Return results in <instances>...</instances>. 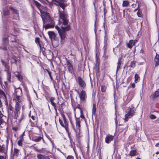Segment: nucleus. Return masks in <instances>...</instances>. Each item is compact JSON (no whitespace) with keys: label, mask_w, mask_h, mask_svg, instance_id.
<instances>
[{"label":"nucleus","mask_w":159,"mask_h":159,"mask_svg":"<svg viewBox=\"0 0 159 159\" xmlns=\"http://www.w3.org/2000/svg\"><path fill=\"white\" fill-rule=\"evenodd\" d=\"M14 89L15 90V93L16 94V96L20 97L21 95L22 92L21 89L20 87L16 88V87H15Z\"/></svg>","instance_id":"6e6552de"},{"label":"nucleus","mask_w":159,"mask_h":159,"mask_svg":"<svg viewBox=\"0 0 159 159\" xmlns=\"http://www.w3.org/2000/svg\"><path fill=\"white\" fill-rule=\"evenodd\" d=\"M59 16L60 20H62V25L61 28L57 26H55V28L58 31L61 39L63 40L66 37V32L70 29V25L66 26L68 24V20L67 19L68 16L66 13L63 11H61L59 12Z\"/></svg>","instance_id":"f257e3e1"},{"label":"nucleus","mask_w":159,"mask_h":159,"mask_svg":"<svg viewBox=\"0 0 159 159\" xmlns=\"http://www.w3.org/2000/svg\"><path fill=\"white\" fill-rule=\"evenodd\" d=\"M135 63L136 62L135 61L131 62L130 64L131 66L133 68L135 66Z\"/></svg>","instance_id":"a19ab883"},{"label":"nucleus","mask_w":159,"mask_h":159,"mask_svg":"<svg viewBox=\"0 0 159 159\" xmlns=\"http://www.w3.org/2000/svg\"><path fill=\"white\" fill-rule=\"evenodd\" d=\"M13 27L14 28L17 29L18 27V25L16 22H14L13 24Z\"/></svg>","instance_id":"58836bf2"},{"label":"nucleus","mask_w":159,"mask_h":159,"mask_svg":"<svg viewBox=\"0 0 159 159\" xmlns=\"http://www.w3.org/2000/svg\"><path fill=\"white\" fill-rule=\"evenodd\" d=\"M1 94L2 98L3 99L4 101L6 103V104H7L8 102L5 93L3 91H1Z\"/></svg>","instance_id":"6ab92c4d"},{"label":"nucleus","mask_w":159,"mask_h":159,"mask_svg":"<svg viewBox=\"0 0 159 159\" xmlns=\"http://www.w3.org/2000/svg\"><path fill=\"white\" fill-rule=\"evenodd\" d=\"M135 42L133 40H131L129 43L127 44V46L129 48H131L134 45Z\"/></svg>","instance_id":"aec40b11"},{"label":"nucleus","mask_w":159,"mask_h":159,"mask_svg":"<svg viewBox=\"0 0 159 159\" xmlns=\"http://www.w3.org/2000/svg\"><path fill=\"white\" fill-rule=\"evenodd\" d=\"M9 38V37L6 36L5 37L3 38L2 41L4 44V46L3 47H0V48L4 50H7V48L6 46L8 43Z\"/></svg>","instance_id":"39448f33"},{"label":"nucleus","mask_w":159,"mask_h":159,"mask_svg":"<svg viewBox=\"0 0 159 159\" xmlns=\"http://www.w3.org/2000/svg\"><path fill=\"white\" fill-rule=\"evenodd\" d=\"M135 80L134 82L137 83L140 80V78L139 75L137 74H135L134 76Z\"/></svg>","instance_id":"a878e982"},{"label":"nucleus","mask_w":159,"mask_h":159,"mask_svg":"<svg viewBox=\"0 0 159 159\" xmlns=\"http://www.w3.org/2000/svg\"><path fill=\"white\" fill-rule=\"evenodd\" d=\"M129 155L131 156H134L136 155V151L135 150H132L129 152Z\"/></svg>","instance_id":"cd10ccee"},{"label":"nucleus","mask_w":159,"mask_h":159,"mask_svg":"<svg viewBox=\"0 0 159 159\" xmlns=\"http://www.w3.org/2000/svg\"><path fill=\"white\" fill-rule=\"evenodd\" d=\"M121 58H120L118 59V61L117 62V67L116 72V73L117 72L118 70L120 69V66L121 64Z\"/></svg>","instance_id":"f3484780"},{"label":"nucleus","mask_w":159,"mask_h":159,"mask_svg":"<svg viewBox=\"0 0 159 159\" xmlns=\"http://www.w3.org/2000/svg\"><path fill=\"white\" fill-rule=\"evenodd\" d=\"M1 62H2V65L5 67H6V65H7V64L3 60H1Z\"/></svg>","instance_id":"49530a36"},{"label":"nucleus","mask_w":159,"mask_h":159,"mask_svg":"<svg viewBox=\"0 0 159 159\" xmlns=\"http://www.w3.org/2000/svg\"><path fill=\"white\" fill-rule=\"evenodd\" d=\"M15 76L18 78V80L20 81H22L23 80V77L19 73L15 74Z\"/></svg>","instance_id":"412c9836"},{"label":"nucleus","mask_w":159,"mask_h":159,"mask_svg":"<svg viewBox=\"0 0 159 159\" xmlns=\"http://www.w3.org/2000/svg\"><path fill=\"white\" fill-rule=\"evenodd\" d=\"M20 106L19 103L17 102H16L15 106V110L16 113V115H19V114H20Z\"/></svg>","instance_id":"1a4fd4ad"},{"label":"nucleus","mask_w":159,"mask_h":159,"mask_svg":"<svg viewBox=\"0 0 159 159\" xmlns=\"http://www.w3.org/2000/svg\"><path fill=\"white\" fill-rule=\"evenodd\" d=\"M137 14L138 17H141L142 16V12L139 10L138 11Z\"/></svg>","instance_id":"f704fd0d"},{"label":"nucleus","mask_w":159,"mask_h":159,"mask_svg":"<svg viewBox=\"0 0 159 159\" xmlns=\"http://www.w3.org/2000/svg\"><path fill=\"white\" fill-rule=\"evenodd\" d=\"M34 2L35 5L36 6V7L38 8H39L41 6V4L39 3L38 1H35V0H34Z\"/></svg>","instance_id":"c756f323"},{"label":"nucleus","mask_w":159,"mask_h":159,"mask_svg":"<svg viewBox=\"0 0 159 159\" xmlns=\"http://www.w3.org/2000/svg\"><path fill=\"white\" fill-rule=\"evenodd\" d=\"M43 26L45 29H47L50 28H53L54 27V25L48 24L45 25H43Z\"/></svg>","instance_id":"b1692460"},{"label":"nucleus","mask_w":159,"mask_h":159,"mask_svg":"<svg viewBox=\"0 0 159 159\" xmlns=\"http://www.w3.org/2000/svg\"><path fill=\"white\" fill-rule=\"evenodd\" d=\"M54 107V109H55V111L56 112H57V108L56 107V106H55V107Z\"/></svg>","instance_id":"bf43d9fd"},{"label":"nucleus","mask_w":159,"mask_h":159,"mask_svg":"<svg viewBox=\"0 0 159 159\" xmlns=\"http://www.w3.org/2000/svg\"><path fill=\"white\" fill-rule=\"evenodd\" d=\"M77 108L79 109L80 110V111H82V109L81 108L80 105V104H78L77 105Z\"/></svg>","instance_id":"de8ad7c7"},{"label":"nucleus","mask_w":159,"mask_h":159,"mask_svg":"<svg viewBox=\"0 0 159 159\" xmlns=\"http://www.w3.org/2000/svg\"><path fill=\"white\" fill-rule=\"evenodd\" d=\"M2 105V102L1 101V100H0V107H1Z\"/></svg>","instance_id":"052dcab7"},{"label":"nucleus","mask_w":159,"mask_h":159,"mask_svg":"<svg viewBox=\"0 0 159 159\" xmlns=\"http://www.w3.org/2000/svg\"><path fill=\"white\" fill-rule=\"evenodd\" d=\"M19 151H20L19 150L15 148L14 149V154H13L14 155L17 156L19 155Z\"/></svg>","instance_id":"c85d7f7f"},{"label":"nucleus","mask_w":159,"mask_h":159,"mask_svg":"<svg viewBox=\"0 0 159 159\" xmlns=\"http://www.w3.org/2000/svg\"><path fill=\"white\" fill-rule=\"evenodd\" d=\"M3 14L4 16L8 15L9 14V11L8 10L4 11H3Z\"/></svg>","instance_id":"7c9ffc66"},{"label":"nucleus","mask_w":159,"mask_h":159,"mask_svg":"<svg viewBox=\"0 0 159 159\" xmlns=\"http://www.w3.org/2000/svg\"><path fill=\"white\" fill-rule=\"evenodd\" d=\"M18 97L17 96H16V102H17L18 103H19L20 102V100L19 99V97Z\"/></svg>","instance_id":"c03bdc74"},{"label":"nucleus","mask_w":159,"mask_h":159,"mask_svg":"<svg viewBox=\"0 0 159 159\" xmlns=\"http://www.w3.org/2000/svg\"><path fill=\"white\" fill-rule=\"evenodd\" d=\"M78 80V83L79 85L81 87L84 88L86 86L85 82L82 80L80 76H79L77 78Z\"/></svg>","instance_id":"423d86ee"},{"label":"nucleus","mask_w":159,"mask_h":159,"mask_svg":"<svg viewBox=\"0 0 159 159\" xmlns=\"http://www.w3.org/2000/svg\"><path fill=\"white\" fill-rule=\"evenodd\" d=\"M48 34L50 39H55V38L56 37V34L53 31H48Z\"/></svg>","instance_id":"4468645a"},{"label":"nucleus","mask_w":159,"mask_h":159,"mask_svg":"<svg viewBox=\"0 0 159 159\" xmlns=\"http://www.w3.org/2000/svg\"><path fill=\"white\" fill-rule=\"evenodd\" d=\"M41 16L42 18L43 21V22L44 24V22L46 21L47 20V18H48V15L47 13L46 12H44L42 14H41Z\"/></svg>","instance_id":"f8f14e48"},{"label":"nucleus","mask_w":159,"mask_h":159,"mask_svg":"<svg viewBox=\"0 0 159 159\" xmlns=\"http://www.w3.org/2000/svg\"><path fill=\"white\" fill-rule=\"evenodd\" d=\"M96 107L95 104H93V107L92 109V113L93 114H95L96 112Z\"/></svg>","instance_id":"473e14b6"},{"label":"nucleus","mask_w":159,"mask_h":159,"mask_svg":"<svg viewBox=\"0 0 159 159\" xmlns=\"http://www.w3.org/2000/svg\"><path fill=\"white\" fill-rule=\"evenodd\" d=\"M51 104L53 107H55V106H56V104L54 102H51Z\"/></svg>","instance_id":"603ef678"},{"label":"nucleus","mask_w":159,"mask_h":159,"mask_svg":"<svg viewBox=\"0 0 159 159\" xmlns=\"http://www.w3.org/2000/svg\"><path fill=\"white\" fill-rule=\"evenodd\" d=\"M11 73L9 71H8L7 73V78L8 81L10 82H11Z\"/></svg>","instance_id":"bb28decb"},{"label":"nucleus","mask_w":159,"mask_h":159,"mask_svg":"<svg viewBox=\"0 0 159 159\" xmlns=\"http://www.w3.org/2000/svg\"><path fill=\"white\" fill-rule=\"evenodd\" d=\"M61 114L62 117L63 118L64 123H63L62 120L60 119H59V120L60 124L64 128L67 133L69 132V128H68V123L67 120V119L65 115L61 112Z\"/></svg>","instance_id":"f03ea898"},{"label":"nucleus","mask_w":159,"mask_h":159,"mask_svg":"<svg viewBox=\"0 0 159 159\" xmlns=\"http://www.w3.org/2000/svg\"><path fill=\"white\" fill-rule=\"evenodd\" d=\"M10 10L12 11L16 15V16H14L13 17L12 19L17 20H18L19 19V13L18 11L12 7H10Z\"/></svg>","instance_id":"20e7f679"},{"label":"nucleus","mask_w":159,"mask_h":159,"mask_svg":"<svg viewBox=\"0 0 159 159\" xmlns=\"http://www.w3.org/2000/svg\"><path fill=\"white\" fill-rule=\"evenodd\" d=\"M39 10L40 11V13H41V14H42L43 13H44L45 12L44 11H43V10L41 9H39Z\"/></svg>","instance_id":"5fc2aeb1"},{"label":"nucleus","mask_w":159,"mask_h":159,"mask_svg":"<svg viewBox=\"0 0 159 159\" xmlns=\"http://www.w3.org/2000/svg\"><path fill=\"white\" fill-rule=\"evenodd\" d=\"M57 149L60 152H61V153H63V152H61V151L59 149V148H58Z\"/></svg>","instance_id":"774afa93"},{"label":"nucleus","mask_w":159,"mask_h":159,"mask_svg":"<svg viewBox=\"0 0 159 159\" xmlns=\"http://www.w3.org/2000/svg\"><path fill=\"white\" fill-rule=\"evenodd\" d=\"M154 63L156 66L159 65V55L156 53V55L154 58Z\"/></svg>","instance_id":"ddd939ff"},{"label":"nucleus","mask_w":159,"mask_h":159,"mask_svg":"<svg viewBox=\"0 0 159 159\" xmlns=\"http://www.w3.org/2000/svg\"><path fill=\"white\" fill-rule=\"evenodd\" d=\"M67 67L69 71L71 73H72L73 71V67L72 64L70 63V61H67Z\"/></svg>","instance_id":"9b49d317"},{"label":"nucleus","mask_w":159,"mask_h":159,"mask_svg":"<svg viewBox=\"0 0 159 159\" xmlns=\"http://www.w3.org/2000/svg\"><path fill=\"white\" fill-rule=\"evenodd\" d=\"M0 159H4V158L3 156H0Z\"/></svg>","instance_id":"13d9d810"},{"label":"nucleus","mask_w":159,"mask_h":159,"mask_svg":"<svg viewBox=\"0 0 159 159\" xmlns=\"http://www.w3.org/2000/svg\"><path fill=\"white\" fill-rule=\"evenodd\" d=\"M24 118V116L23 113L21 115L19 114V115H16V119L20 122Z\"/></svg>","instance_id":"a211bd4d"},{"label":"nucleus","mask_w":159,"mask_h":159,"mask_svg":"<svg viewBox=\"0 0 159 159\" xmlns=\"http://www.w3.org/2000/svg\"><path fill=\"white\" fill-rule=\"evenodd\" d=\"M135 85L134 83H133L131 85V86L132 88H134L135 87Z\"/></svg>","instance_id":"864d4df0"},{"label":"nucleus","mask_w":159,"mask_h":159,"mask_svg":"<svg viewBox=\"0 0 159 159\" xmlns=\"http://www.w3.org/2000/svg\"><path fill=\"white\" fill-rule=\"evenodd\" d=\"M46 70L47 71L49 75L50 76V78L52 80H53V78L52 77V76L51 75V73L48 71L47 69H46Z\"/></svg>","instance_id":"4c0bfd02"},{"label":"nucleus","mask_w":159,"mask_h":159,"mask_svg":"<svg viewBox=\"0 0 159 159\" xmlns=\"http://www.w3.org/2000/svg\"><path fill=\"white\" fill-rule=\"evenodd\" d=\"M106 88H107L105 86L102 85L101 86V90L102 92H105Z\"/></svg>","instance_id":"c9c22d12"},{"label":"nucleus","mask_w":159,"mask_h":159,"mask_svg":"<svg viewBox=\"0 0 159 159\" xmlns=\"http://www.w3.org/2000/svg\"><path fill=\"white\" fill-rule=\"evenodd\" d=\"M65 0H55V1L58 3L61 7L63 9L64 7L63 4V3L64 2Z\"/></svg>","instance_id":"4be33fe9"},{"label":"nucleus","mask_w":159,"mask_h":159,"mask_svg":"<svg viewBox=\"0 0 159 159\" xmlns=\"http://www.w3.org/2000/svg\"><path fill=\"white\" fill-rule=\"evenodd\" d=\"M129 108V110L128 111L127 113L125 115V122L128 121L129 118L134 115L136 111L135 109L133 107H131V108Z\"/></svg>","instance_id":"7ed1b4c3"},{"label":"nucleus","mask_w":159,"mask_h":159,"mask_svg":"<svg viewBox=\"0 0 159 159\" xmlns=\"http://www.w3.org/2000/svg\"><path fill=\"white\" fill-rule=\"evenodd\" d=\"M36 150L38 152H40L41 150H39L38 149H36Z\"/></svg>","instance_id":"0e129e2a"},{"label":"nucleus","mask_w":159,"mask_h":159,"mask_svg":"<svg viewBox=\"0 0 159 159\" xmlns=\"http://www.w3.org/2000/svg\"><path fill=\"white\" fill-rule=\"evenodd\" d=\"M139 7V5L138 6V7L137 8V9H135V10H134V12H135V11H136L137 10H138Z\"/></svg>","instance_id":"e2e57ef3"},{"label":"nucleus","mask_w":159,"mask_h":159,"mask_svg":"<svg viewBox=\"0 0 159 159\" xmlns=\"http://www.w3.org/2000/svg\"><path fill=\"white\" fill-rule=\"evenodd\" d=\"M35 42L36 44H38L39 46L40 49H41V44L40 42V40L39 38V37H37L35 38Z\"/></svg>","instance_id":"393cba45"},{"label":"nucleus","mask_w":159,"mask_h":159,"mask_svg":"<svg viewBox=\"0 0 159 159\" xmlns=\"http://www.w3.org/2000/svg\"><path fill=\"white\" fill-rule=\"evenodd\" d=\"M150 118L152 119H154L156 118V117L154 115L152 114L150 115Z\"/></svg>","instance_id":"37998d69"},{"label":"nucleus","mask_w":159,"mask_h":159,"mask_svg":"<svg viewBox=\"0 0 159 159\" xmlns=\"http://www.w3.org/2000/svg\"><path fill=\"white\" fill-rule=\"evenodd\" d=\"M80 117L82 118L83 119H84L85 118V117L84 116L83 114V111H80Z\"/></svg>","instance_id":"79ce46f5"},{"label":"nucleus","mask_w":159,"mask_h":159,"mask_svg":"<svg viewBox=\"0 0 159 159\" xmlns=\"http://www.w3.org/2000/svg\"><path fill=\"white\" fill-rule=\"evenodd\" d=\"M31 118H32V120H35V117L34 116H32L31 117Z\"/></svg>","instance_id":"4d7b16f0"},{"label":"nucleus","mask_w":159,"mask_h":159,"mask_svg":"<svg viewBox=\"0 0 159 159\" xmlns=\"http://www.w3.org/2000/svg\"><path fill=\"white\" fill-rule=\"evenodd\" d=\"M12 37L14 39L13 40H11V41L13 42H15L16 41V39H15V37L14 35H12Z\"/></svg>","instance_id":"3c124183"},{"label":"nucleus","mask_w":159,"mask_h":159,"mask_svg":"<svg viewBox=\"0 0 159 159\" xmlns=\"http://www.w3.org/2000/svg\"><path fill=\"white\" fill-rule=\"evenodd\" d=\"M18 144L19 146H22V143L20 140H19L18 141Z\"/></svg>","instance_id":"09e8293b"},{"label":"nucleus","mask_w":159,"mask_h":159,"mask_svg":"<svg viewBox=\"0 0 159 159\" xmlns=\"http://www.w3.org/2000/svg\"><path fill=\"white\" fill-rule=\"evenodd\" d=\"M42 139V138L41 137H39L37 139H34V141L35 142H39Z\"/></svg>","instance_id":"e433bc0d"},{"label":"nucleus","mask_w":159,"mask_h":159,"mask_svg":"<svg viewBox=\"0 0 159 159\" xmlns=\"http://www.w3.org/2000/svg\"><path fill=\"white\" fill-rule=\"evenodd\" d=\"M3 121L2 120V119L0 118V125L2 123Z\"/></svg>","instance_id":"6e6d98bb"},{"label":"nucleus","mask_w":159,"mask_h":159,"mask_svg":"<svg viewBox=\"0 0 159 159\" xmlns=\"http://www.w3.org/2000/svg\"><path fill=\"white\" fill-rule=\"evenodd\" d=\"M156 154H159V151H157V152H156Z\"/></svg>","instance_id":"338daca9"},{"label":"nucleus","mask_w":159,"mask_h":159,"mask_svg":"<svg viewBox=\"0 0 159 159\" xmlns=\"http://www.w3.org/2000/svg\"><path fill=\"white\" fill-rule=\"evenodd\" d=\"M129 4V2L128 1L125 0L123 2L122 7H127Z\"/></svg>","instance_id":"5701e85b"},{"label":"nucleus","mask_w":159,"mask_h":159,"mask_svg":"<svg viewBox=\"0 0 159 159\" xmlns=\"http://www.w3.org/2000/svg\"><path fill=\"white\" fill-rule=\"evenodd\" d=\"M114 139V136L111 135H109L107 136L105 138V142L107 143H109Z\"/></svg>","instance_id":"9d476101"},{"label":"nucleus","mask_w":159,"mask_h":159,"mask_svg":"<svg viewBox=\"0 0 159 159\" xmlns=\"http://www.w3.org/2000/svg\"><path fill=\"white\" fill-rule=\"evenodd\" d=\"M159 143H158L156 144L155 145V146L157 147H158L159 146Z\"/></svg>","instance_id":"680f3d73"},{"label":"nucleus","mask_w":159,"mask_h":159,"mask_svg":"<svg viewBox=\"0 0 159 159\" xmlns=\"http://www.w3.org/2000/svg\"><path fill=\"white\" fill-rule=\"evenodd\" d=\"M7 147L5 145L3 144L1 147L0 152H4L5 153L7 152Z\"/></svg>","instance_id":"2eb2a0df"},{"label":"nucleus","mask_w":159,"mask_h":159,"mask_svg":"<svg viewBox=\"0 0 159 159\" xmlns=\"http://www.w3.org/2000/svg\"><path fill=\"white\" fill-rule=\"evenodd\" d=\"M79 96L80 100L81 101H84L86 98V94L84 90H82L79 94Z\"/></svg>","instance_id":"0eeeda50"},{"label":"nucleus","mask_w":159,"mask_h":159,"mask_svg":"<svg viewBox=\"0 0 159 159\" xmlns=\"http://www.w3.org/2000/svg\"><path fill=\"white\" fill-rule=\"evenodd\" d=\"M159 96V92L158 91H156L151 95V98L152 99H154L157 97Z\"/></svg>","instance_id":"dca6fc26"},{"label":"nucleus","mask_w":159,"mask_h":159,"mask_svg":"<svg viewBox=\"0 0 159 159\" xmlns=\"http://www.w3.org/2000/svg\"><path fill=\"white\" fill-rule=\"evenodd\" d=\"M37 157L38 159H45V157L41 154H38Z\"/></svg>","instance_id":"2f4dec72"},{"label":"nucleus","mask_w":159,"mask_h":159,"mask_svg":"<svg viewBox=\"0 0 159 159\" xmlns=\"http://www.w3.org/2000/svg\"><path fill=\"white\" fill-rule=\"evenodd\" d=\"M54 99H55L54 98L52 97V98H50L49 101H50V102H53V101Z\"/></svg>","instance_id":"8fccbe9b"},{"label":"nucleus","mask_w":159,"mask_h":159,"mask_svg":"<svg viewBox=\"0 0 159 159\" xmlns=\"http://www.w3.org/2000/svg\"><path fill=\"white\" fill-rule=\"evenodd\" d=\"M11 62L12 63L16 64V60L14 58H12L11 59Z\"/></svg>","instance_id":"ea45409f"},{"label":"nucleus","mask_w":159,"mask_h":159,"mask_svg":"<svg viewBox=\"0 0 159 159\" xmlns=\"http://www.w3.org/2000/svg\"><path fill=\"white\" fill-rule=\"evenodd\" d=\"M24 50L26 52H28L24 48H23Z\"/></svg>","instance_id":"69168bd1"},{"label":"nucleus","mask_w":159,"mask_h":159,"mask_svg":"<svg viewBox=\"0 0 159 159\" xmlns=\"http://www.w3.org/2000/svg\"><path fill=\"white\" fill-rule=\"evenodd\" d=\"M66 159H74V157L71 155L68 156L66 157Z\"/></svg>","instance_id":"a18cd8bd"},{"label":"nucleus","mask_w":159,"mask_h":159,"mask_svg":"<svg viewBox=\"0 0 159 159\" xmlns=\"http://www.w3.org/2000/svg\"><path fill=\"white\" fill-rule=\"evenodd\" d=\"M76 125L77 128L79 129L80 127V122L79 120H76Z\"/></svg>","instance_id":"72a5a7b5"}]
</instances>
